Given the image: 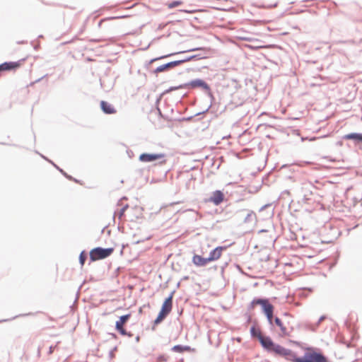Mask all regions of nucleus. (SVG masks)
Masks as SVG:
<instances>
[{
  "label": "nucleus",
  "mask_w": 362,
  "mask_h": 362,
  "mask_svg": "<svg viewBox=\"0 0 362 362\" xmlns=\"http://www.w3.org/2000/svg\"><path fill=\"white\" fill-rule=\"evenodd\" d=\"M179 4L177 2L175 3L173 5H171L170 7L174 6L175 5H178Z\"/></svg>",
  "instance_id": "b1692460"
},
{
  "label": "nucleus",
  "mask_w": 362,
  "mask_h": 362,
  "mask_svg": "<svg viewBox=\"0 0 362 362\" xmlns=\"http://www.w3.org/2000/svg\"><path fill=\"white\" fill-rule=\"evenodd\" d=\"M100 107L105 114L116 113V110L114 108V107L105 101L103 100L100 102Z\"/></svg>",
  "instance_id": "ddd939ff"
},
{
  "label": "nucleus",
  "mask_w": 362,
  "mask_h": 362,
  "mask_svg": "<svg viewBox=\"0 0 362 362\" xmlns=\"http://www.w3.org/2000/svg\"><path fill=\"white\" fill-rule=\"evenodd\" d=\"M24 61L25 59H21L17 62H4L0 64V71H16L23 65Z\"/></svg>",
  "instance_id": "423d86ee"
},
{
  "label": "nucleus",
  "mask_w": 362,
  "mask_h": 362,
  "mask_svg": "<svg viewBox=\"0 0 362 362\" xmlns=\"http://www.w3.org/2000/svg\"><path fill=\"white\" fill-rule=\"evenodd\" d=\"M277 6V2L275 3L274 4L272 5L271 7H276Z\"/></svg>",
  "instance_id": "5701e85b"
},
{
  "label": "nucleus",
  "mask_w": 362,
  "mask_h": 362,
  "mask_svg": "<svg viewBox=\"0 0 362 362\" xmlns=\"http://www.w3.org/2000/svg\"><path fill=\"white\" fill-rule=\"evenodd\" d=\"M114 252V248L95 247L90 252V259L92 262L105 259L110 256Z\"/></svg>",
  "instance_id": "20e7f679"
},
{
  "label": "nucleus",
  "mask_w": 362,
  "mask_h": 362,
  "mask_svg": "<svg viewBox=\"0 0 362 362\" xmlns=\"http://www.w3.org/2000/svg\"><path fill=\"white\" fill-rule=\"evenodd\" d=\"M185 87L190 86L192 88L200 87L202 89L206 90H209L210 89L208 84L206 83L204 81H202L201 79H197V80L192 81L189 83L185 84Z\"/></svg>",
  "instance_id": "f8f14e48"
},
{
  "label": "nucleus",
  "mask_w": 362,
  "mask_h": 362,
  "mask_svg": "<svg viewBox=\"0 0 362 362\" xmlns=\"http://www.w3.org/2000/svg\"><path fill=\"white\" fill-rule=\"evenodd\" d=\"M193 263L198 267H204L209 263L207 258H204L200 255H195L192 259Z\"/></svg>",
  "instance_id": "4468645a"
},
{
  "label": "nucleus",
  "mask_w": 362,
  "mask_h": 362,
  "mask_svg": "<svg viewBox=\"0 0 362 362\" xmlns=\"http://www.w3.org/2000/svg\"><path fill=\"white\" fill-rule=\"evenodd\" d=\"M257 305H260L265 314L269 324L273 325L274 320V306L269 303L268 299L255 298L250 303L248 308L250 310H253Z\"/></svg>",
  "instance_id": "7ed1b4c3"
},
{
  "label": "nucleus",
  "mask_w": 362,
  "mask_h": 362,
  "mask_svg": "<svg viewBox=\"0 0 362 362\" xmlns=\"http://www.w3.org/2000/svg\"><path fill=\"white\" fill-rule=\"evenodd\" d=\"M226 249V247H217L214 250H212L210 252L209 257L207 258V260H209V262L216 261L222 255V252L223 250Z\"/></svg>",
  "instance_id": "9d476101"
},
{
  "label": "nucleus",
  "mask_w": 362,
  "mask_h": 362,
  "mask_svg": "<svg viewBox=\"0 0 362 362\" xmlns=\"http://www.w3.org/2000/svg\"><path fill=\"white\" fill-rule=\"evenodd\" d=\"M197 50L203 51L204 52V54H206V53L209 52L211 49L209 48H206V47H192V48L186 47V49L185 50H182V53L189 52L191 51H197Z\"/></svg>",
  "instance_id": "f3484780"
},
{
  "label": "nucleus",
  "mask_w": 362,
  "mask_h": 362,
  "mask_svg": "<svg viewBox=\"0 0 362 362\" xmlns=\"http://www.w3.org/2000/svg\"><path fill=\"white\" fill-rule=\"evenodd\" d=\"M86 255L84 254V252H82L81 254H80V256H79V261H80V263L83 266L84 264V262H85V260H86Z\"/></svg>",
  "instance_id": "a211bd4d"
},
{
  "label": "nucleus",
  "mask_w": 362,
  "mask_h": 362,
  "mask_svg": "<svg viewBox=\"0 0 362 362\" xmlns=\"http://www.w3.org/2000/svg\"><path fill=\"white\" fill-rule=\"evenodd\" d=\"M250 333L252 337H257L259 339L262 346L268 351L278 356L280 355L284 347L279 344H275L270 337L263 336L259 327L255 326L252 327Z\"/></svg>",
  "instance_id": "f03ea898"
},
{
  "label": "nucleus",
  "mask_w": 362,
  "mask_h": 362,
  "mask_svg": "<svg viewBox=\"0 0 362 362\" xmlns=\"http://www.w3.org/2000/svg\"><path fill=\"white\" fill-rule=\"evenodd\" d=\"M225 199V194L221 190L214 191L211 196L209 198L208 202L218 206L221 204Z\"/></svg>",
  "instance_id": "6e6552de"
},
{
  "label": "nucleus",
  "mask_w": 362,
  "mask_h": 362,
  "mask_svg": "<svg viewBox=\"0 0 362 362\" xmlns=\"http://www.w3.org/2000/svg\"><path fill=\"white\" fill-rule=\"evenodd\" d=\"M274 324L279 328V334L281 336L286 337L290 334V331L288 330V328L281 319L275 317Z\"/></svg>",
  "instance_id": "9b49d317"
},
{
  "label": "nucleus",
  "mask_w": 362,
  "mask_h": 362,
  "mask_svg": "<svg viewBox=\"0 0 362 362\" xmlns=\"http://www.w3.org/2000/svg\"><path fill=\"white\" fill-rule=\"evenodd\" d=\"M185 349H185V348H184V347H182V351H183Z\"/></svg>",
  "instance_id": "a878e982"
},
{
  "label": "nucleus",
  "mask_w": 362,
  "mask_h": 362,
  "mask_svg": "<svg viewBox=\"0 0 362 362\" xmlns=\"http://www.w3.org/2000/svg\"><path fill=\"white\" fill-rule=\"evenodd\" d=\"M173 296H170L168 298L165 299L164 301L161 310L156 317V319L154 321V323L156 325L159 324L161 322L163 319L170 313V312L172 310V305H173V301H172Z\"/></svg>",
  "instance_id": "39448f33"
},
{
  "label": "nucleus",
  "mask_w": 362,
  "mask_h": 362,
  "mask_svg": "<svg viewBox=\"0 0 362 362\" xmlns=\"http://www.w3.org/2000/svg\"><path fill=\"white\" fill-rule=\"evenodd\" d=\"M199 57V58H202L203 57H202V54H197V55H193L190 57H187V58H182V62H187L189 61L190 59L192 58H194V57Z\"/></svg>",
  "instance_id": "6ab92c4d"
},
{
  "label": "nucleus",
  "mask_w": 362,
  "mask_h": 362,
  "mask_svg": "<svg viewBox=\"0 0 362 362\" xmlns=\"http://www.w3.org/2000/svg\"><path fill=\"white\" fill-rule=\"evenodd\" d=\"M131 314L122 315L119 317V320L116 322L115 328L122 335H128L129 337L132 336V334H127L126 330L124 329V324L129 320Z\"/></svg>",
  "instance_id": "0eeeda50"
},
{
  "label": "nucleus",
  "mask_w": 362,
  "mask_h": 362,
  "mask_svg": "<svg viewBox=\"0 0 362 362\" xmlns=\"http://www.w3.org/2000/svg\"><path fill=\"white\" fill-rule=\"evenodd\" d=\"M274 46V45H258L255 48L256 49H260V48H273Z\"/></svg>",
  "instance_id": "aec40b11"
},
{
  "label": "nucleus",
  "mask_w": 362,
  "mask_h": 362,
  "mask_svg": "<svg viewBox=\"0 0 362 362\" xmlns=\"http://www.w3.org/2000/svg\"><path fill=\"white\" fill-rule=\"evenodd\" d=\"M361 2L362 3V0H361Z\"/></svg>",
  "instance_id": "bb28decb"
},
{
  "label": "nucleus",
  "mask_w": 362,
  "mask_h": 362,
  "mask_svg": "<svg viewBox=\"0 0 362 362\" xmlns=\"http://www.w3.org/2000/svg\"><path fill=\"white\" fill-rule=\"evenodd\" d=\"M344 139L346 140H357L362 141V134L357 133H351L344 136Z\"/></svg>",
  "instance_id": "dca6fc26"
},
{
  "label": "nucleus",
  "mask_w": 362,
  "mask_h": 362,
  "mask_svg": "<svg viewBox=\"0 0 362 362\" xmlns=\"http://www.w3.org/2000/svg\"><path fill=\"white\" fill-rule=\"evenodd\" d=\"M180 61H175V62H170V63H168L165 64H163V65L157 67L156 69L155 70V72L159 73V72L164 71L169 68H172V67H174V66L178 65L180 64Z\"/></svg>",
  "instance_id": "2eb2a0df"
},
{
  "label": "nucleus",
  "mask_w": 362,
  "mask_h": 362,
  "mask_svg": "<svg viewBox=\"0 0 362 362\" xmlns=\"http://www.w3.org/2000/svg\"><path fill=\"white\" fill-rule=\"evenodd\" d=\"M157 59H151V63H152V62H155V61H156V60H157Z\"/></svg>",
  "instance_id": "393cba45"
},
{
  "label": "nucleus",
  "mask_w": 362,
  "mask_h": 362,
  "mask_svg": "<svg viewBox=\"0 0 362 362\" xmlns=\"http://www.w3.org/2000/svg\"><path fill=\"white\" fill-rule=\"evenodd\" d=\"M53 347L50 346L49 354H51L53 352Z\"/></svg>",
  "instance_id": "4be33fe9"
},
{
  "label": "nucleus",
  "mask_w": 362,
  "mask_h": 362,
  "mask_svg": "<svg viewBox=\"0 0 362 362\" xmlns=\"http://www.w3.org/2000/svg\"><path fill=\"white\" fill-rule=\"evenodd\" d=\"M173 350L177 352H181V346L180 345H176L173 346Z\"/></svg>",
  "instance_id": "412c9836"
},
{
  "label": "nucleus",
  "mask_w": 362,
  "mask_h": 362,
  "mask_svg": "<svg viewBox=\"0 0 362 362\" xmlns=\"http://www.w3.org/2000/svg\"><path fill=\"white\" fill-rule=\"evenodd\" d=\"M279 356L293 362H329L324 355L311 348L305 349L303 357H297L292 351L284 347Z\"/></svg>",
  "instance_id": "f257e3e1"
},
{
  "label": "nucleus",
  "mask_w": 362,
  "mask_h": 362,
  "mask_svg": "<svg viewBox=\"0 0 362 362\" xmlns=\"http://www.w3.org/2000/svg\"><path fill=\"white\" fill-rule=\"evenodd\" d=\"M163 158L160 153H142L139 156V160L144 163L152 162Z\"/></svg>",
  "instance_id": "1a4fd4ad"
}]
</instances>
